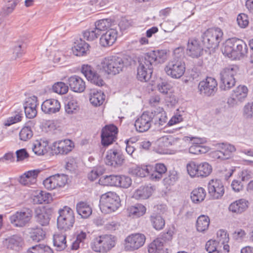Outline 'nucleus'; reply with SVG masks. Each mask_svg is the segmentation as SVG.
<instances>
[{"mask_svg":"<svg viewBox=\"0 0 253 253\" xmlns=\"http://www.w3.org/2000/svg\"><path fill=\"white\" fill-rule=\"evenodd\" d=\"M166 59L167 52L164 50L151 51L139 58L137 79L143 82L149 81L153 73V67L164 63Z\"/></svg>","mask_w":253,"mask_h":253,"instance_id":"1","label":"nucleus"},{"mask_svg":"<svg viewBox=\"0 0 253 253\" xmlns=\"http://www.w3.org/2000/svg\"><path fill=\"white\" fill-rule=\"evenodd\" d=\"M126 60L117 56L103 58L98 65V68L108 75H116L122 72L127 66Z\"/></svg>","mask_w":253,"mask_h":253,"instance_id":"2","label":"nucleus"},{"mask_svg":"<svg viewBox=\"0 0 253 253\" xmlns=\"http://www.w3.org/2000/svg\"><path fill=\"white\" fill-rule=\"evenodd\" d=\"M116 238L110 234L99 236L94 238L90 244L91 249L96 253H107L114 248Z\"/></svg>","mask_w":253,"mask_h":253,"instance_id":"3","label":"nucleus"},{"mask_svg":"<svg viewBox=\"0 0 253 253\" xmlns=\"http://www.w3.org/2000/svg\"><path fill=\"white\" fill-rule=\"evenodd\" d=\"M121 205L119 196L114 192H107L101 195L99 207L102 212L105 214L116 211Z\"/></svg>","mask_w":253,"mask_h":253,"instance_id":"4","label":"nucleus"},{"mask_svg":"<svg viewBox=\"0 0 253 253\" xmlns=\"http://www.w3.org/2000/svg\"><path fill=\"white\" fill-rule=\"evenodd\" d=\"M223 35L222 30L219 28L209 29L202 35V42L206 48L214 49L218 46Z\"/></svg>","mask_w":253,"mask_h":253,"instance_id":"5","label":"nucleus"},{"mask_svg":"<svg viewBox=\"0 0 253 253\" xmlns=\"http://www.w3.org/2000/svg\"><path fill=\"white\" fill-rule=\"evenodd\" d=\"M167 74L173 79H179L185 71V62L180 57H174L165 68Z\"/></svg>","mask_w":253,"mask_h":253,"instance_id":"6","label":"nucleus"},{"mask_svg":"<svg viewBox=\"0 0 253 253\" xmlns=\"http://www.w3.org/2000/svg\"><path fill=\"white\" fill-rule=\"evenodd\" d=\"M33 216V211L29 208H24L9 216V221L13 226L24 227L30 222Z\"/></svg>","mask_w":253,"mask_h":253,"instance_id":"7","label":"nucleus"},{"mask_svg":"<svg viewBox=\"0 0 253 253\" xmlns=\"http://www.w3.org/2000/svg\"><path fill=\"white\" fill-rule=\"evenodd\" d=\"M57 218V227L60 230L67 231L70 229L75 222V215L73 211L69 207H64L59 211Z\"/></svg>","mask_w":253,"mask_h":253,"instance_id":"8","label":"nucleus"},{"mask_svg":"<svg viewBox=\"0 0 253 253\" xmlns=\"http://www.w3.org/2000/svg\"><path fill=\"white\" fill-rule=\"evenodd\" d=\"M238 68L235 65H230L221 70L220 73L221 84L220 88L223 90L230 89L235 84L234 76L236 75Z\"/></svg>","mask_w":253,"mask_h":253,"instance_id":"9","label":"nucleus"},{"mask_svg":"<svg viewBox=\"0 0 253 253\" xmlns=\"http://www.w3.org/2000/svg\"><path fill=\"white\" fill-rule=\"evenodd\" d=\"M145 240V236L143 234H131L125 240V250L126 251H134L138 250L144 245Z\"/></svg>","mask_w":253,"mask_h":253,"instance_id":"10","label":"nucleus"},{"mask_svg":"<svg viewBox=\"0 0 253 253\" xmlns=\"http://www.w3.org/2000/svg\"><path fill=\"white\" fill-rule=\"evenodd\" d=\"M198 89L201 94L208 96L213 95L217 89V82L212 77H207L199 83Z\"/></svg>","mask_w":253,"mask_h":253,"instance_id":"11","label":"nucleus"},{"mask_svg":"<svg viewBox=\"0 0 253 253\" xmlns=\"http://www.w3.org/2000/svg\"><path fill=\"white\" fill-rule=\"evenodd\" d=\"M118 128L114 125L106 126L101 132V143L104 146H108L112 144L116 138Z\"/></svg>","mask_w":253,"mask_h":253,"instance_id":"12","label":"nucleus"},{"mask_svg":"<svg viewBox=\"0 0 253 253\" xmlns=\"http://www.w3.org/2000/svg\"><path fill=\"white\" fill-rule=\"evenodd\" d=\"M153 113L150 112H144L135 122L134 126L136 130L139 132L147 131L150 128L152 123Z\"/></svg>","mask_w":253,"mask_h":253,"instance_id":"13","label":"nucleus"},{"mask_svg":"<svg viewBox=\"0 0 253 253\" xmlns=\"http://www.w3.org/2000/svg\"><path fill=\"white\" fill-rule=\"evenodd\" d=\"M82 73L86 77V79L91 83L99 86L104 84L101 77L98 75L94 69L90 65L84 64L82 67Z\"/></svg>","mask_w":253,"mask_h":253,"instance_id":"14","label":"nucleus"},{"mask_svg":"<svg viewBox=\"0 0 253 253\" xmlns=\"http://www.w3.org/2000/svg\"><path fill=\"white\" fill-rule=\"evenodd\" d=\"M203 54V48L200 42L195 39H189L186 47V54L192 58H198Z\"/></svg>","mask_w":253,"mask_h":253,"instance_id":"15","label":"nucleus"},{"mask_svg":"<svg viewBox=\"0 0 253 253\" xmlns=\"http://www.w3.org/2000/svg\"><path fill=\"white\" fill-rule=\"evenodd\" d=\"M248 89L245 85H239L233 90L230 98L227 100V103L232 106L242 102L248 94Z\"/></svg>","mask_w":253,"mask_h":253,"instance_id":"16","label":"nucleus"},{"mask_svg":"<svg viewBox=\"0 0 253 253\" xmlns=\"http://www.w3.org/2000/svg\"><path fill=\"white\" fill-rule=\"evenodd\" d=\"M208 191L210 196L213 199L220 198L224 193V186L219 179H211L208 183Z\"/></svg>","mask_w":253,"mask_h":253,"instance_id":"17","label":"nucleus"},{"mask_svg":"<svg viewBox=\"0 0 253 253\" xmlns=\"http://www.w3.org/2000/svg\"><path fill=\"white\" fill-rule=\"evenodd\" d=\"M124 160L122 154L117 150H109L107 152L105 162L107 165L116 168L122 165Z\"/></svg>","mask_w":253,"mask_h":253,"instance_id":"18","label":"nucleus"},{"mask_svg":"<svg viewBox=\"0 0 253 253\" xmlns=\"http://www.w3.org/2000/svg\"><path fill=\"white\" fill-rule=\"evenodd\" d=\"M38 105V98L32 96L27 99L24 105L25 115L27 118L33 119L37 114V107Z\"/></svg>","mask_w":253,"mask_h":253,"instance_id":"19","label":"nucleus"},{"mask_svg":"<svg viewBox=\"0 0 253 253\" xmlns=\"http://www.w3.org/2000/svg\"><path fill=\"white\" fill-rule=\"evenodd\" d=\"M117 37V31L114 29H110L101 35L100 44L103 47L111 46L115 43Z\"/></svg>","mask_w":253,"mask_h":253,"instance_id":"20","label":"nucleus"},{"mask_svg":"<svg viewBox=\"0 0 253 253\" xmlns=\"http://www.w3.org/2000/svg\"><path fill=\"white\" fill-rule=\"evenodd\" d=\"M73 142L69 139H64L55 142L53 149L57 154H67L72 150Z\"/></svg>","mask_w":253,"mask_h":253,"instance_id":"21","label":"nucleus"},{"mask_svg":"<svg viewBox=\"0 0 253 253\" xmlns=\"http://www.w3.org/2000/svg\"><path fill=\"white\" fill-rule=\"evenodd\" d=\"M60 107V102L55 99H47L41 105L42 111L47 114H52L59 112Z\"/></svg>","mask_w":253,"mask_h":253,"instance_id":"22","label":"nucleus"},{"mask_svg":"<svg viewBox=\"0 0 253 253\" xmlns=\"http://www.w3.org/2000/svg\"><path fill=\"white\" fill-rule=\"evenodd\" d=\"M41 172L39 169H34L25 172L20 177L19 182L24 185L30 186L37 181V177Z\"/></svg>","mask_w":253,"mask_h":253,"instance_id":"23","label":"nucleus"},{"mask_svg":"<svg viewBox=\"0 0 253 253\" xmlns=\"http://www.w3.org/2000/svg\"><path fill=\"white\" fill-rule=\"evenodd\" d=\"M150 113H153L152 123L158 127H161L167 124V117L165 112L162 108L159 107L153 110Z\"/></svg>","mask_w":253,"mask_h":253,"instance_id":"24","label":"nucleus"},{"mask_svg":"<svg viewBox=\"0 0 253 253\" xmlns=\"http://www.w3.org/2000/svg\"><path fill=\"white\" fill-rule=\"evenodd\" d=\"M23 243L22 238L18 235H14L3 241V244L8 249L15 251H19Z\"/></svg>","mask_w":253,"mask_h":253,"instance_id":"25","label":"nucleus"},{"mask_svg":"<svg viewBox=\"0 0 253 253\" xmlns=\"http://www.w3.org/2000/svg\"><path fill=\"white\" fill-rule=\"evenodd\" d=\"M68 84L71 89L74 92H82L85 88L84 81L78 76H72L68 79Z\"/></svg>","mask_w":253,"mask_h":253,"instance_id":"26","label":"nucleus"},{"mask_svg":"<svg viewBox=\"0 0 253 253\" xmlns=\"http://www.w3.org/2000/svg\"><path fill=\"white\" fill-rule=\"evenodd\" d=\"M249 201L245 199H240L232 203L229 206V210L237 214H241L246 211L249 207Z\"/></svg>","mask_w":253,"mask_h":253,"instance_id":"27","label":"nucleus"},{"mask_svg":"<svg viewBox=\"0 0 253 253\" xmlns=\"http://www.w3.org/2000/svg\"><path fill=\"white\" fill-rule=\"evenodd\" d=\"M105 100V95L96 89H91L89 93V101L94 106L101 105Z\"/></svg>","mask_w":253,"mask_h":253,"instance_id":"28","label":"nucleus"},{"mask_svg":"<svg viewBox=\"0 0 253 253\" xmlns=\"http://www.w3.org/2000/svg\"><path fill=\"white\" fill-rule=\"evenodd\" d=\"M88 44L80 39L74 42V45L72 47V51L76 56H83L86 54L88 49Z\"/></svg>","mask_w":253,"mask_h":253,"instance_id":"29","label":"nucleus"},{"mask_svg":"<svg viewBox=\"0 0 253 253\" xmlns=\"http://www.w3.org/2000/svg\"><path fill=\"white\" fill-rule=\"evenodd\" d=\"M168 238V239H171L170 233L167 232L164 235L163 238H157L154 240L149 245L148 247L149 253H156L160 250L164 248V238Z\"/></svg>","mask_w":253,"mask_h":253,"instance_id":"30","label":"nucleus"},{"mask_svg":"<svg viewBox=\"0 0 253 253\" xmlns=\"http://www.w3.org/2000/svg\"><path fill=\"white\" fill-rule=\"evenodd\" d=\"M36 218L37 221L42 226L48 224L50 220V215L45 211L40 208L35 210Z\"/></svg>","mask_w":253,"mask_h":253,"instance_id":"31","label":"nucleus"},{"mask_svg":"<svg viewBox=\"0 0 253 253\" xmlns=\"http://www.w3.org/2000/svg\"><path fill=\"white\" fill-rule=\"evenodd\" d=\"M200 141L201 140L199 139H195L193 144L189 148V151L190 153L199 155L205 154L209 151V148L201 145L200 143Z\"/></svg>","mask_w":253,"mask_h":253,"instance_id":"32","label":"nucleus"},{"mask_svg":"<svg viewBox=\"0 0 253 253\" xmlns=\"http://www.w3.org/2000/svg\"><path fill=\"white\" fill-rule=\"evenodd\" d=\"M234 38H231L227 40L222 49V53L225 56L232 59H235V53L234 50Z\"/></svg>","mask_w":253,"mask_h":253,"instance_id":"33","label":"nucleus"},{"mask_svg":"<svg viewBox=\"0 0 253 253\" xmlns=\"http://www.w3.org/2000/svg\"><path fill=\"white\" fill-rule=\"evenodd\" d=\"M234 39V47L237 49V51H234L235 59H236L246 54L248 48L246 44L242 40L237 38Z\"/></svg>","mask_w":253,"mask_h":253,"instance_id":"34","label":"nucleus"},{"mask_svg":"<svg viewBox=\"0 0 253 253\" xmlns=\"http://www.w3.org/2000/svg\"><path fill=\"white\" fill-rule=\"evenodd\" d=\"M152 192L151 186H141L135 191L134 197L137 199H146L152 195Z\"/></svg>","mask_w":253,"mask_h":253,"instance_id":"35","label":"nucleus"},{"mask_svg":"<svg viewBox=\"0 0 253 253\" xmlns=\"http://www.w3.org/2000/svg\"><path fill=\"white\" fill-rule=\"evenodd\" d=\"M76 210L78 213L83 218H88L92 213L91 208L84 202L77 204Z\"/></svg>","mask_w":253,"mask_h":253,"instance_id":"36","label":"nucleus"},{"mask_svg":"<svg viewBox=\"0 0 253 253\" xmlns=\"http://www.w3.org/2000/svg\"><path fill=\"white\" fill-rule=\"evenodd\" d=\"M206 192L202 187H198L194 189L191 193V199L194 203H199L205 199Z\"/></svg>","mask_w":253,"mask_h":253,"instance_id":"37","label":"nucleus"},{"mask_svg":"<svg viewBox=\"0 0 253 253\" xmlns=\"http://www.w3.org/2000/svg\"><path fill=\"white\" fill-rule=\"evenodd\" d=\"M146 208L142 204H137L127 209L128 213L129 216H133V217H138L142 216L145 213Z\"/></svg>","mask_w":253,"mask_h":253,"instance_id":"38","label":"nucleus"},{"mask_svg":"<svg viewBox=\"0 0 253 253\" xmlns=\"http://www.w3.org/2000/svg\"><path fill=\"white\" fill-rule=\"evenodd\" d=\"M150 220L153 227L158 230L163 229L165 225L164 219L158 213H152L150 216Z\"/></svg>","mask_w":253,"mask_h":253,"instance_id":"39","label":"nucleus"},{"mask_svg":"<svg viewBox=\"0 0 253 253\" xmlns=\"http://www.w3.org/2000/svg\"><path fill=\"white\" fill-rule=\"evenodd\" d=\"M167 170V169L164 164L162 163L156 164L154 168V171L152 173H151V178L153 179L159 180Z\"/></svg>","mask_w":253,"mask_h":253,"instance_id":"40","label":"nucleus"},{"mask_svg":"<svg viewBox=\"0 0 253 253\" xmlns=\"http://www.w3.org/2000/svg\"><path fill=\"white\" fill-rule=\"evenodd\" d=\"M209 224V217L205 215H200L197 220V230L199 232H204L208 229Z\"/></svg>","mask_w":253,"mask_h":253,"instance_id":"41","label":"nucleus"},{"mask_svg":"<svg viewBox=\"0 0 253 253\" xmlns=\"http://www.w3.org/2000/svg\"><path fill=\"white\" fill-rule=\"evenodd\" d=\"M119 178L117 175H106L101 177L99 181L103 185L118 186Z\"/></svg>","mask_w":253,"mask_h":253,"instance_id":"42","label":"nucleus"},{"mask_svg":"<svg viewBox=\"0 0 253 253\" xmlns=\"http://www.w3.org/2000/svg\"><path fill=\"white\" fill-rule=\"evenodd\" d=\"M78 109V102L74 98L68 99L65 102V110L66 113L71 115L76 113Z\"/></svg>","mask_w":253,"mask_h":253,"instance_id":"43","label":"nucleus"},{"mask_svg":"<svg viewBox=\"0 0 253 253\" xmlns=\"http://www.w3.org/2000/svg\"><path fill=\"white\" fill-rule=\"evenodd\" d=\"M53 245L58 251H62L67 247L66 236L63 234H56L53 236Z\"/></svg>","mask_w":253,"mask_h":253,"instance_id":"44","label":"nucleus"},{"mask_svg":"<svg viewBox=\"0 0 253 253\" xmlns=\"http://www.w3.org/2000/svg\"><path fill=\"white\" fill-rule=\"evenodd\" d=\"M27 252L28 253H53L50 248L43 244L33 246Z\"/></svg>","mask_w":253,"mask_h":253,"instance_id":"45","label":"nucleus"},{"mask_svg":"<svg viewBox=\"0 0 253 253\" xmlns=\"http://www.w3.org/2000/svg\"><path fill=\"white\" fill-rule=\"evenodd\" d=\"M111 20L110 19H103L97 21L95 23V27L101 34V32L107 30L111 27Z\"/></svg>","mask_w":253,"mask_h":253,"instance_id":"46","label":"nucleus"},{"mask_svg":"<svg viewBox=\"0 0 253 253\" xmlns=\"http://www.w3.org/2000/svg\"><path fill=\"white\" fill-rule=\"evenodd\" d=\"M212 168L208 163L199 164V177H205L211 172Z\"/></svg>","mask_w":253,"mask_h":253,"instance_id":"47","label":"nucleus"},{"mask_svg":"<svg viewBox=\"0 0 253 253\" xmlns=\"http://www.w3.org/2000/svg\"><path fill=\"white\" fill-rule=\"evenodd\" d=\"M101 35L95 27L87 29L83 32V37L84 39L89 41H92L97 39Z\"/></svg>","mask_w":253,"mask_h":253,"instance_id":"48","label":"nucleus"},{"mask_svg":"<svg viewBox=\"0 0 253 253\" xmlns=\"http://www.w3.org/2000/svg\"><path fill=\"white\" fill-rule=\"evenodd\" d=\"M152 168L150 166H146L143 168L137 167L133 169V173L136 176L144 177L148 175L151 176L150 170H152Z\"/></svg>","mask_w":253,"mask_h":253,"instance_id":"49","label":"nucleus"},{"mask_svg":"<svg viewBox=\"0 0 253 253\" xmlns=\"http://www.w3.org/2000/svg\"><path fill=\"white\" fill-rule=\"evenodd\" d=\"M30 234L31 238L35 242H39L42 240L45 237V232L41 228L33 229Z\"/></svg>","mask_w":253,"mask_h":253,"instance_id":"50","label":"nucleus"},{"mask_svg":"<svg viewBox=\"0 0 253 253\" xmlns=\"http://www.w3.org/2000/svg\"><path fill=\"white\" fill-rule=\"evenodd\" d=\"M187 170L191 177H199V164L191 162L187 165Z\"/></svg>","mask_w":253,"mask_h":253,"instance_id":"51","label":"nucleus"},{"mask_svg":"<svg viewBox=\"0 0 253 253\" xmlns=\"http://www.w3.org/2000/svg\"><path fill=\"white\" fill-rule=\"evenodd\" d=\"M86 238V233L83 231L77 234L76 239L72 243L71 249L76 250L79 248L80 244L84 242Z\"/></svg>","mask_w":253,"mask_h":253,"instance_id":"52","label":"nucleus"},{"mask_svg":"<svg viewBox=\"0 0 253 253\" xmlns=\"http://www.w3.org/2000/svg\"><path fill=\"white\" fill-rule=\"evenodd\" d=\"M217 149H220L224 152L227 153L229 155V158L230 157V153L236 151L235 146L227 143H216L214 145Z\"/></svg>","mask_w":253,"mask_h":253,"instance_id":"53","label":"nucleus"},{"mask_svg":"<svg viewBox=\"0 0 253 253\" xmlns=\"http://www.w3.org/2000/svg\"><path fill=\"white\" fill-rule=\"evenodd\" d=\"M57 188L63 187L67 182L68 176L64 174L53 175Z\"/></svg>","mask_w":253,"mask_h":253,"instance_id":"54","label":"nucleus"},{"mask_svg":"<svg viewBox=\"0 0 253 253\" xmlns=\"http://www.w3.org/2000/svg\"><path fill=\"white\" fill-rule=\"evenodd\" d=\"M52 89L57 93L63 94L68 91V86L63 82H57L54 84Z\"/></svg>","mask_w":253,"mask_h":253,"instance_id":"55","label":"nucleus"},{"mask_svg":"<svg viewBox=\"0 0 253 253\" xmlns=\"http://www.w3.org/2000/svg\"><path fill=\"white\" fill-rule=\"evenodd\" d=\"M33 136V131L29 126L23 127L19 133L20 139L23 141H27Z\"/></svg>","mask_w":253,"mask_h":253,"instance_id":"56","label":"nucleus"},{"mask_svg":"<svg viewBox=\"0 0 253 253\" xmlns=\"http://www.w3.org/2000/svg\"><path fill=\"white\" fill-rule=\"evenodd\" d=\"M22 118V113L21 111L16 112V114L9 117L4 122V124L5 126H9L12 124L18 123L21 121Z\"/></svg>","mask_w":253,"mask_h":253,"instance_id":"57","label":"nucleus"},{"mask_svg":"<svg viewBox=\"0 0 253 253\" xmlns=\"http://www.w3.org/2000/svg\"><path fill=\"white\" fill-rule=\"evenodd\" d=\"M108 2V0H89V3L93 6L91 10L94 11L99 10L100 8L105 6Z\"/></svg>","mask_w":253,"mask_h":253,"instance_id":"58","label":"nucleus"},{"mask_svg":"<svg viewBox=\"0 0 253 253\" xmlns=\"http://www.w3.org/2000/svg\"><path fill=\"white\" fill-rule=\"evenodd\" d=\"M118 187L124 188H128L132 183L130 177L126 175H119Z\"/></svg>","mask_w":253,"mask_h":253,"instance_id":"59","label":"nucleus"},{"mask_svg":"<svg viewBox=\"0 0 253 253\" xmlns=\"http://www.w3.org/2000/svg\"><path fill=\"white\" fill-rule=\"evenodd\" d=\"M178 176L177 173L175 170L170 171L168 177H166L164 180L166 184L173 185L178 180Z\"/></svg>","mask_w":253,"mask_h":253,"instance_id":"60","label":"nucleus"},{"mask_svg":"<svg viewBox=\"0 0 253 253\" xmlns=\"http://www.w3.org/2000/svg\"><path fill=\"white\" fill-rule=\"evenodd\" d=\"M104 171V169L102 167H98L92 170L88 174V178L91 181L96 180L99 176L101 175Z\"/></svg>","mask_w":253,"mask_h":253,"instance_id":"61","label":"nucleus"},{"mask_svg":"<svg viewBox=\"0 0 253 253\" xmlns=\"http://www.w3.org/2000/svg\"><path fill=\"white\" fill-rule=\"evenodd\" d=\"M217 243H221L222 245L227 243L229 241L228 235L227 232L223 230H219L217 232Z\"/></svg>","mask_w":253,"mask_h":253,"instance_id":"62","label":"nucleus"},{"mask_svg":"<svg viewBox=\"0 0 253 253\" xmlns=\"http://www.w3.org/2000/svg\"><path fill=\"white\" fill-rule=\"evenodd\" d=\"M32 150L37 155H42L45 151V146L42 145L40 142L37 141L33 144Z\"/></svg>","mask_w":253,"mask_h":253,"instance_id":"63","label":"nucleus"},{"mask_svg":"<svg viewBox=\"0 0 253 253\" xmlns=\"http://www.w3.org/2000/svg\"><path fill=\"white\" fill-rule=\"evenodd\" d=\"M243 115L247 118L253 117V102H249L244 106Z\"/></svg>","mask_w":253,"mask_h":253,"instance_id":"64","label":"nucleus"}]
</instances>
